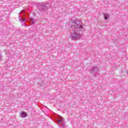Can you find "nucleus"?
Returning a JSON list of instances; mask_svg holds the SVG:
<instances>
[{
  "instance_id": "2",
  "label": "nucleus",
  "mask_w": 128,
  "mask_h": 128,
  "mask_svg": "<svg viewBox=\"0 0 128 128\" xmlns=\"http://www.w3.org/2000/svg\"><path fill=\"white\" fill-rule=\"evenodd\" d=\"M72 22L74 24V25L72 26V30L78 32V30H82V26L76 24V21L73 20Z\"/></svg>"
},
{
  "instance_id": "8",
  "label": "nucleus",
  "mask_w": 128,
  "mask_h": 128,
  "mask_svg": "<svg viewBox=\"0 0 128 128\" xmlns=\"http://www.w3.org/2000/svg\"><path fill=\"white\" fill-rule=\"evenodd\" d=\"M104 20H108V18H110V15L108 14H104Z\"/></svg>"
},
{
  "instance_id": "5",
  "label": "nucleus",
  "mask_w": 128,
  "mask_h": 128,
  "mask_svg": "<svg viewBox=\"0 0 128 128\" xmlns=\"http://www.w3.org/2000/svg\"><path fill=\"white\" fill-rule=\"evenodd\" d=\"M19 20L22 26H26V22H24V18H20V16H19Z\"/></svg>"
},
{
  "instance_id": "3",
  "label": "nucleus",
  "mask_w": 128,
  "mask_h": 128,
  "mask_svg": "<svg viewBox=\"0 0 128 128\" xmlns=\"http://www.w3.org/2000/svg\"><path fill=\"white\" fill-rule=\"evenodd\" d=\"M92 72L94 74L95 76L98 74V72H100V69L96 66H94L91 68Z\"/></svg>"
},
{
  "instance_id": "9",
  "label": "nucleus",
  "mask_w": 128,
  "mask_h": 128,
  "mask_svg": "<svg viewBox=\"0 0 128 128\" xmlns=\"http://www.w3.org/2000/svg\"><path fill=\"white\" fill-rule=\"evenodd\" d=\"M2 60V55L0 53V62Z\"/></svg>"
},
{
  "instance_id": "11",
  "label": "nucleus",
  "mask_w": 128,
  "mask_h": 128,
  "mask_svg": "<svg viewBox=\"0 0 128 128\" xmlns=\"http://www.w3.org/2000/svg\"><path fill=\"white\" fill-rule=\"evenodd\" d=\"M20 12H24V11H22Z\"/></svg>"
},
{
  "instance_id": "7",
  "label": "nucleus",
  "mask_w": 128,
  "mask_h": 128,
  "mask_svg": "<svg viewBox=\"0 0 128 128\" xmlns=\"http://www.w3.org/2000/svg\"><path fill=\"white\" fill-rule=\"evenodd\" d=\"M58 124H62V122L64 120V118L61 116H60L58 118Z\"/></svg>"
},
{
  "instance_id": "4",
  "label": "nucleus",
  "mask_w": 128,
  "mask_h": 128,
  "mask_svg": "<svg viewBox=\"0 0 128 128\" xmlns=\"http://www.w3.org/2000/svg\"><path fill=\"white\" fill-rule=\"evenodd\" d=\"M38 10L40 12H44V10H46L47 8H46V6L44 5H41V6H39Z\"/></svg>"
},
{
  "instance_id": "10",
  "label": "nucleus",
  "mask_w": 128,
  "mask_h": 128,
  "mask_svg": "<svg viewBox=\"0 0 128 128\" xmlns=\"http://www.w3.org/2000/svg\"><path fill=\"white\" fill-rule=\"evenodd\" d=\"M32 24H34V20L32 19Z\"/></svg>"
},
{
  "instance_id": "6",
  "label": "nucleus",
  "mask_w": 128,
  "mask_h": 128,
  "mask_svg": "<svg viewBox=\"0 0 128 128\" xmlns=\"http://www.w3.org/2000/svg\"><path fill=\"white\" fill-rule=\"evenodd\" d=\"M20 116L22 118H26V116H28V114H26V113L22 111L20 113Z\"/></svg>"
},
{
  "instance_id": "1",
  "label": "nucleus",
  "mask_w": 128,
  "mask_h": 128,
  "mask_svg": "<svg viewBox=\"0 0 128 128\" xmlns=\"http://www.w3.org/2000/svg\"><path fill=\"white\" fill-rule=\"evenodd\" d=\"M80 30L78 29V31L73 30L74 32H72L70 33V36L72 40H80V36H82V34L78 32H80Z\"/></svg>"
}]
</instances>
